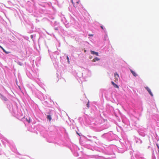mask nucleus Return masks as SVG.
<instances>
[{"label": "nucleus", "instance_id": "f257e3e1", "mask_svg": "<svg viewBox=\"0 0 159 159\" xmlns=\"http://www.w3.org/2000/svg\"><path fill=\"white\" fill-rule=\"evenodd\" d=\"M145 88L146 89V90H147V91L148 92V93H149L151 96L152 97L153 96V94L152 93L150 89L148 87H145Z\"/></svg>", "mask_w": 159, "mask_h": 159}, {"label": "nucleus", "instance_id": "f03ea898", "mask_svg": "<svg viewBox=\"0 0 159 159\" xmlns=\"http://www.w3.org/2000/svg\"><path fill=\"white\" fill-rule=\"evenodd\" d=\"M114 76L115 77V82L116 80H118V78L119 77V75L117 73H116L114 74Z\"/></svg>", "mask_w": 159, "mask_h": 159}, {"label": "nucleus", "instance_id": "7ed1b4c3", "mask_svg": "<svg viewBox=\"0 0 159 159\" xmlns=\"http://www.w3.org/2000/svg\"><path fill=\"white\" fill-rule=\"evenodd\" d=\"M111 83L115 88L117 89H118L119 88V87L118 86V85H117L116 84H115L113 81H112L111 82Z\"/></svg>", "mask_w": 159, "mask_h": 159}, {"label": "nucleus", "instance_id": "20e7f679", "mask_svg": "<svg viewBox=\"0 0 159 159\" xmlns=\"http://www.w3.org/2000/svg\"><path fill=\"white\" fill-rule=\"evenodd\" d=\"M91 53L93 55H95L97 56H98V52H95L93 51H91Z\"/></svg>", "mask_w": 159, "mask_h": 159}, {"label": "nucleus", "instance_id": "39448f33", "mask_svg": "<svg viewBox=\"0 0 159 159\" xmlns=\"http://www.w3.org/2000/svg\"><path fill=\"white\" fill-rule=\"evenodd\" d=\"M130 71L132 74L135 77H136L137 75V74L136 73V72H135L133 71L132 70H131Z\"/></svg>", "mask_w": 159, "mask_h": 159}, {"label": "nucleus", "instance_id": "423d86ee", "mask_svg": "<svg viewBox=\"0 0 159 159\" xmlns=\"http://www.w3.org/2000/svg\"><path fill=\"white\" fill-rule=\"evenodd\" d=\"M99 60H100L99 58L98 57H96L92 61L95 62L96 61H98Z\"/></svg>", "mask_w": 159, "mask_h": 159}, {"label": "nucleus", "instance_id": "0eeeda50", "mask_svg": "<svg viewBox=\"0 0 159 159\" xmlns=\"http://www.w3.org/2000/svg\"><path fill=\"white\" fill-rule=\"evenodd\" d=\"M47 118L50 121L52 120L51 116L50 115H48L47 117Z\"/></svg>", "mask_w": 159, "mask_h": 159}, {"label": "nucleus", "instance_id": "6e6552de", "mask_svg": "<svg viewBox=\"0 0 159 159\" xmlns=\"http://www.w3.org/2000/svg\"><path fill=\"white\" fill-rule=\"evenodd\" d=\"M26 121L29 123H30V119L29 118V119H28L27 118L26 119Z\"/></svg>", "mask_w": 159, "mask_h": 159}, {"label": "nucleus", "instance_id": "1a4fd4ad", "mask_svg": "<svg viewBox=\"0 0 159 159\" xmlns=\"http://www.w3.org/2000/svg\"><path fill=\"white\" fill-rule=\"evenodd\" d=\"M3 51V52H5V53H6V54H8V53H10V52H7L5 50V49H4Z\"/></svg>", "mask_w": 159, "mask_h": 159}, {"label": "nucleus", "instance_id": "9d476101", "mask_svg": "<svg viewBox=\"0 0 159 159\" xmlns=\"http://www.w3.org/2000/svg\"><path fill=\"white\" fill-rule=\"evenodd\" d=\"M87 107L89 108V101L88 103H87L86 104Z\"/></svg>", "mask_w": 159, "mask_h": 159}, {"label": "nucleus", "instance_id": "9b49d317", "mask_svg": "<svg viewBox=\"0 0 159 159\" xmlns=\"http://www.w3.org/2000/svg\"><path fill=\"white\" fill-rule=\"evenodd\" d=\"M66 58H67V59L68 61V62L69 63H70L69 58V57H68V56H67Z\"/></svg>", "mask_w": 159, "mask_h": 159}, {"label": "nucleus", "instance_id": "f8f14e48", "mask_svg": "<svg viewBox=\"0 0 159 159\" xmlns=\"http://www.w3.org/2000/svg\"><path fill=\"white\" fill-rule=\"evenodd\" d=\"M2 97L3 99V100H4L5 101L7 100V99L5 97H3V96H2Z\"/></svg>", "mask_w": 159, "mask_h": 159}, {"label": "nucleus", "instance_id": "ddd939ff", "mask_svg": "<svg viewBox=\"0 0 159 159\" xmlns=\"http://www.w3.org/2000/svg\"><path fill=\"white\" fill-rule=\"evenodd\" d=\"M0 48L2 50H3L4 49L3 47H2L0 45Z\"/></svg>", "mask_w": 159, "mask_h": 159}, {"label": "nucleus", "instance_id": "4468645a", "mask_svg": "<svg viewBox=\"0 0 159 159\" xmlns=\"http://www.w3.org/2000/svg\"><path fill=\"white\" fill-rule=\"evenodd\" d=\"M156 145H157V148H158L159 149V146L157 144Z\"/></svg>", "mask_w": 159, "mask_h": 159}, {"label": "nucleus", "instance_id": "2eb2a0df", "mask_svg": "<svg viewBox=\"0 0 159 159\" xmlns=\"http://www.w3.org/2000/svg\"><path fill=\"white\" fill-rule=\"evenodd\" d=\"M101 28L102 29V30H103L104 29V28L103 27V26H101Z\"/></svg>", "mask_w": 159, "mask_h": 159}, {"label": "nucleus", "instance_id": "dca6fc26", "mask_svg": "<svg viewBox=\"0 0 159 159\" xmlns=\"http://www.w3.org/2000/svg\"><path fill=\"white\" fill-rule=\"evenodd\" d=\"M89 36H93V35L92 34H89Z\"/></svg>", "mask_w": 159, "mask_h": 159}, {"label": "nucleus", "instance_id": "f3484780", "mask_svg": "<svg viewBox=\"0 0 159 159\" xmlns=\"http://www.w3.org/2000/svg\"><path fill=\"white\" fill-rule=\"evenodd\" d=\"M71 2L72 3V4H73L74 3L73 2V0H71Z\"/></svg>", "mask_w": 159, "mask_h": 159}, {"label": "nucleus", "instance_id": "a211bd4d", "mask_svg": "<svg viewBox=\"0 0 159 159\" xmlns=\"http://www.w3.org/2000/svg\"><path fill=\"white\" fill-rule=\"evenodd\" d=\"M86 52V50H85L84 51V52Z\"/></svg>", "mask_w": 159, "mask_h": 159}, {"label": "nucleus", "instance_id": "6ab92c4d", "mask_svg": "<svg viewBox=\"0 0 159 159\" xmlns=\"http://www.w3.org/2000/svg\"><path fill=\"white\" fill-rule=\"evenodd\" d=\"M77 134H78L79 135H79V134L77 132Z\"/></svg>", "mask_w": 159, "mask_h": 159}, {"label": "nucleus", "instance_id": "aec40b11", "mask_svg": "<svg viewBox=\"0 0 159 159\" xmlns=\"http://www.w3.org/2000/svg\"><path fill=\"white\" fill-rule=\"evenodd\" d=\"M77 3H78L79 2H77Z\"/></svg>", "mask_w": 159, "mask_h": 159}]
</instances>
